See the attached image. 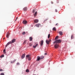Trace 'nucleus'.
Listing matches in <instances>:
<instances>
[{"label": "nucleus", "mask_w": 75, "mask_h": 75, "mask_svg": "<svg viewBox=\"0 0 75 75\" xmlns=\"http://www.w3.org/2000/svg\"><path fill=\"white\" fill-rule=\"evenodd\" d=\"M59 34L60 35H62L63 33H62V31H59Z\"/></svg>", "instance_id": "14"}, {"label": "nucleus", "mask_w": 75, "mask_h": 75, "mask_svg": "<svg viewBox=\"0 0 75 75\" xmlns=\"http://www.w3.org/2000/svg\"><path fill=\"white\" fill-rule=\"evenodd\" d=\"M38 45V44H36L35 46H33V47L34 48H36V47H37Z\"/></svg>", "instance_id": "16"}, {"label": "nucleus", "mask_w": 75, "mask_h": 75, "mask_svg": "<svg viewBox=\"0 0 75 75\" xmlns=\"http://www.w3.org/2000/svg\"><path fill=\"white\" fill-rule=\"evenodd\" d=\"M49 41H50H50H51V40H49Z\"/></svg>", "instance_id": "38"}, {"label": "nucleus", "mask_w": 75, "mask_h": 75, "mask_svg": "<svg viewBox=\"0 0 75 75\" xmlns=\"http://www.w3.org/2000/svg\"><path fill=\"white\" fill-rule=\"evenodd\" d=\"M32 45H33L32 44H31V43L29 44V45L30 46V47H31Z\"/></svg>", "instance_id": "28"}, {"label": "nucleus", "mask_w": 75, "mask_h": 75, "mask_svg": "<svg viewBox=\"0 0 75 75\" xmlns=\"http://www.w3.org/2000/svg\"><path fill=\"white\" fill-rule=\"evenodd\" d=\"M35 12V10H33V13H34Z\"/></svg>", "instance_id": "31"}, {"label": "nucleus", "mask_w": 75, "mask_h": 75, "mask_svg": "<svg viewBox=\"0 0 75 75\" xmlns=\"http://www.w3.org/2000/svg\"><path fill=\"white\" fill-rule=\"evenodd\" d=\"M24 58V57H21V58L22 59H23Z\"/></svg>", "instance_id": "34"}, {"label": "nucleus", "mask_w": 75, "mask_h": 75, "mask_svg": "<svg viewBox=\"0 0 75 75\" xmlns=\"http://www.w3.org/2000/svg\"><path fill=\"white\" fill-rule=\"evenodd\" d=\"M23 23L24 24H26L27 23V21L24 20L23 21Z\"/></svg>", "instance_id": "7"}, {"label": "nucleus", "mask_w": 75, "mask_h": 75, "mask_svg": "<svg viewBox=\"0 0 75 75\" xmlns=\"http://www.w3.org/2000/svg\"><path fill=\"white\" fill-rule=\"evenodd\" d=\"M26 58H28V60L29 61H30L31 59V57H27Z\"/></svg>", "instance_id": "11"}, {"label": "nucleus", "mask_w": 75, "mask_h": 75, "mask_svg": "<svg viewBox=\"0 0 75 75\" xmlns=\"http://www.w3.org/2000/svg\"><path fill=\"white\" fill-rule=\"evenodd\" d=\"M48 20L47 18H46L45 19V20H44V21H47Z\"/></svg>", "instance_id": "22"}, {"label": "nucleus", "mask_w": 75, "mask_h": 75, "mask_svg": "<svg viewBox=\"0 0 75 75\" xmlns=\"http://www.w3.org/2000/svg\"><path fill=\"white\" fill-rule=\"evenodd\" d=\"M44 58V57H37V60L38 61H39L40 59H42Z\"/></svg>", "instance_id": "3"}, {"label": "nucleus", "mask_w": 75, "mask_h": 75, "mask_svg": "<svg viewBox=\"0 0 75 75\" xmlns=\"http://www.w3.org/2000/svg\"><path fill=\"white\" fill-rule=\"evenodd\" d=\"M43 44H44V41L42 40L40 42V45L41 46H42V45H43Z\"/></svg>", "instance_id": "8"}, {"label": "nucleus", "mask_w": 75, "mask_h": 75, "mask_svg": "<svg viewBox=\"0 0 75 75\" xmlns=\"http://www.w3.org/2000/svg\"><path fill=\"white\" fill-rule=\"evenodd\" d=\"M25 53H24L22 55V57H25Z\"/></svg>", "instance_id": "21"}, {"label": "nucleus", "mask_w": 75, "mask_h": 75, "mask_svg": "<svg viewBox=\"0 0 75 75\" xmlns=\"http://www.w3.org/2000/svg\"><path fill=\"white\" fill-rule=\"evenodd\" d=\"M15 42H16V39H13L12 40V42L10 41L8 42L7 44L6 45L5 47H7L8 45L10 44H11L12 43H14Z\"/></svg>", "instance_id": "1"}, {"label": "nucleus", "mask_w": 75, "mask_h": 75, "mask_svg": "<svg viewBox=\"0 0 75 75\" xmlns=\"http://www.w3.org/2000/svg\"><path fill=\"white\" fill-rule=\"evenodd\" d=\"M50 34H49L48 35V38H50Z\"/></svg>", "instance_id": "20"}, {"label": "nucleus", "mask_w": 75, "mask_h": 75, "mask_svg": "<svg viewBox=\"0 0 75 75\" xmlns=\"http://www.w3.org/2000/svg\"><path fill=\"white\" fill-rule=\"evenodd\" d=\"M40 26H41V24L40 23H38L35 25V26L37 27H40Z\"/></svg>", "instance_id": "5"}, {"label": "nucleus", "mask_w": 75, "mask_h": 75, "mask_svg": "<svg viewBox=\"0 0 75 75\" xmlns=\"http://www.w3.org/2000/svg\"><path fill=\"white\" fill-rule=\"evenodd\" d=\"M58 23H57L56 24V25H58Z\"/></svg>", "instance_id": "40"}, {"label": "nucleus", "mask_w": 75, "mask_h": 75, "mask_svg": "<svg viewBox=\"0 0 75 75\" xmlns=\"http://www.w3.org/2000/svg\"><path fill=\"white\" fill-rule=\"evenodd\" d=\"M0 57H4V55H2Z\"/></svg>", "instance_id": "33"}, {"label": "nucleus", "mask_w": 75, "mask_h": 75, "mask_svg": "<svg viewBox=\"0 0 75 75\" xmlns=\"http://www.w3.org/2000/svg\"><path fill=\"white\" fill-rule=\"evenodd\" d=\"M25 34V32H24L23 33H22V34H23V35H24Z\"/></svg>", "instance_id": "24"}, {"label": "nucleus", "mask_w": 75, "mask_h": 75, "mask_svg": "<svg viewBox=\"0 0 75 75\" xmlns=\"http://www.w3.org/2000/svg\"><path fill=\"white\" fill-rule=\"evenodd\" d=\"M46 42L47 44H50V41H49V40H46Z\"/></svg>", "instance_id": "10"}, {"label": "nucleus", "mask_w": 75, "mask_h": 75, "mask_svg": "<svg viewBox=\"0 0 75 75\" xmlns=\"http://www.w3.org/2000/svg\"><path fill=\"white\" fill-rule=\"evenodd\" d=\"M61 42V40H56L54 42H53V44H55L56 43H60V42Z\"/></svg>", "instance_id": "2"}, {"label": "nucleus", "mask_w": 75, "mask_h": 75, "mask_svg": "<svg viewBox=\"0 0 75 75\" xmlns=\"http://www.w3.org/2000/svg\"><path fill=\"white\" fill-rule=\"evenodd\" d=\"M16 64L17 65H20V63H17Z\"/></svg>", "instance_id": "29"}, {"label": "nucleus", "mask_w": 75, "mask_h": 75, "mask_svg": "<svg viewBox=\"0 0 75 75\" xmlns=\"http://www.w3.org/2000/svg\"><path fill=\"white\" fill-rule=\"evenodd\" d=\"M52 4H53V2H51Z\"/></svg>", "instance_id": "39"}, {"label": "nucleus", "mask_w": 75, "mask_h": 75, "mask_svg": "<svg viewBox=\"0 0 75 75\" xmlns=\"http://www.w3.org/2000/svg\"><path fill=\"white\" fill-rule=\"evenodd\" d=\"M23 10L24 11H27V7H25L23 8Z\"/></svg>", "instance_id": "12"}, {"label": "nucleus", "mask_w": 75, "mask_h": 75, "mask_svg": "<svg viewBox=\"0 0 75 75\" xmlns=\"http://www.w3.org/2000/svg\"><path fill=\"white\" fill-rule=\"evenodd\" d=\"M29 40L30 41H32V40H33V37H30L29 38Z\"/></svg>", "instance_id": "15"}, {"label": "nucleus", "mask_w": 75, "mask_h": 75, "mask_svg": "<svg viewBox=\"0 0 75 75\" xmlns=\"http://www.w3.org/2000/svg\"><path fill=\"white\" fill-rule=\"evenodd\" d=\"M38 21H39L38 20L35 19L34 20V22L35 23H37L38 22Z\"/></svg>", "instance_id": "6"}, {"label": "nucleus", "mask_w": 75, "mask_h": 75, "mask_svg": "<svg viewBox=\"0 0 75 75\" xmlns=\"http://www.w3.org/2000/svg\"><path fill=\"white\" fill-rule=\"evenodd\" d=\"M17 19H18V17H16L15 20V21H16V20H17Z\"/></svg>", "instance_id": "35"}, {"label": "nucleus", "mask_w": 75, "mask_h": 75, "mask_svg": "<svg viewBox=\"0 0 75 75\" xmlns=\"http://www.w3.org/2000/svg\"><path fill=\"white\" fill-rule=\"evenodd\" d=\"M55 12H57V11H57V9H55Z\"/></svg>", "instance_id": "36"}, {"label": "nucleus", "mask_w": 75, "mask_h": 75, "mask_svg": "<svg viewBox=\"0 0 75 75\" xmlns=\"http://www.w3.org/2000/svg\"><path fill=\"white\" fill-rule=\"evenodd\" d=\"M3 71V69H0V71Z\"/></svg>", "instance_id": "32"}, {"label": "nucleus", "mask_w": 75, "mask_h": 75, "mask_svg": "<svg viewBox=\"0 0 75 75\" xmlns=\"http://www.w3.org/2000/svg\"><path fill=\"white\" fill-rule=\"evenodd\" d=\"M55 48H58L59 47V45L57 43H56L54 45Z\"/></svg>", "instance_id": "4"}, {"label": "nucleus", "mask_w": 75, "mask_h": 75, "mask_svg": "<svg viewBox=\"0 0 75 75\" xmlns=\"http://www.w3.org/2000/svg\"><path fill=\"white\" fill-rule=\"evenodd\" d=\"M1 75H4V74L3 73H1Z\"/></svg>", "instance_id": "26"}, {"label": "nucleus", "mask_w": 75, "mask_h": 75, "mask_svg": "<svg viewBox=\"0 0 75 75\" xmlns=\"http://www.w3.org/2000/svg\"><path fill=\"white\" fill-rule=\"evenodd\" d=\"M53 30H54V31H56V28L55 27H54L53 28Z\"/></svg>", "instance_id": "19"}, {"label": "nucleus", "mask_w": 75, "mask_h": 75, "mask_svg": "<svg viewBox=\"0 0 75 75\" xmlns=\"http://www.w3.org/2000/svg\"><path fill=\"white\" fill-rule=\"evenodd\" d=\"M13 62H11V64H13Z\"/></svg>", "instance_id": "37"}, {"label": "nucleus", "mask_w": 75, "mask_h": 75, "mask_svg": "<svg viewBox=\"0 0 75 75\" xmlns=\"http://www.w3.org/2000/svg\"><path fill=\"white\" fill-rule=\"evenodd\" d=\"M3 39H4V38Z\"/></svg>", "instance_id": "43"}, {"label": "nucleus", "mask_w": 75, "mask_h": 75, "mask_svg": "<svg viewBox=\"0 0 75 75\" xmlns=\"http://www.w3.org/2000/svg\"><path fill=\"white\" fill-rule=\"evenodd\" d=\"M58 36H57L55 38V40H57V39H58Z\"/></svg>", "instance_id": "18"}, {"label": "nucleus", "mask_w": 75, "mask_h": 75, "mask_svg": "<svg viewBox=\"0 0 75 75\" xmlns=\"http://www.w3.org/2000/svg\"><path fill=\"white\" fill-rule=\"evenodd\" d=\"M47 54L45 53V55H47Z\"/></svg>", "instance_id": "42"}, {"label": "nucleus", "mask_w": 75, "mask_h": 75, "mask_svg": "<svg viewBox=\"0 0 75 75\" xmlns=\"http://www.w3.org/2000/svg\"><path fill=\"white\" fill-rule=\"evenodd\" d=\"M31 55H27L26 56V57H31Z\"/></svg>", "instance_id": "25"}, {"label": "nucleus", "mask_w": 75, "mask_h": 75, "mask_svg": "<svg viewBox=\"0 0 75 75\" xmlns=\"http://www.w3.org/2000/svg\"><path fill=\"white\" fill-rule=\"evenodd\" d=\"M10 35V33H7L6 35V37L7 38H8V37H9V35Z\"/></svg>", "instance_id": "9"}, {"label": "nucleus", "mask_w": 75, "mask_h": 75, "mask_svg": "<svg viewBox=\"0 0 75 75\" xmlns=\"http://www.w3.org/2000/svg\"><path fill=\"white\" fill-rule=\"evenodd\" d=\"M37 12L36 11L35 13L33 14L34 16V17H35L36 16H37Z\"/></svg>", "instance_id": "13"}, {"label": "nucleus", "mask_w": 75, "mask_h": 75, "mask_svg": "<svg viewBox=\"0 0 75 75\" xmlns=\"http://www.w3.org/2000/svg\"><path fill=\"white\" fill-rule=\"evenodd\" d=\"M3 57H0V58H3Z\"/></svg>", "instance_id": "41"}, {"label": "nucleus", "mask_w": 75, "mask_h": 75, "mask_svg": "<svg viewBox=\"0 0 75 75\" xmlns=\"http://www.w3.org/2000/svg\"><path fill=\"white\" fill-rule=\"evenodd\" d=\"M26 43V41L25 40L23 42V44H25Z\"/></svg>", "instance_id": "27"}, {"label": "nucleus", "mask_w": 75, "mask_h": 75, "mask_svg": "<svg viewBox=\"0 0 75 75\" xmlns=\"http://www.w3.org/2000/svg\"><path fill=\"white\" fill-rule=\"evenodd\" d=\"M26 72H30V71H29V70H28V69H27L26 70Z\"/></svg>", "instance_id": "17"}, {"label": "nucleus", "mask_w": 75, "mask_h": 75, "mask_svg": "<svg viewBox=\"0 0 75 75\" xmlns=\"http://www.w3.org/2000/svg\"><path fill=\"white\" fill-rule=\"evenodd\" d=\"M4 54H6V50L4 49Z\"/></svg>", "instance_id": "23"}, {"label": "nucleus", "mask_w": 75, "mask_h": 75, "mask_svg": "<svg viewBox=\"0 0 75 75\" xmlns=\"http://www.w3.org/2000/svg\"><path fill=\"white\" fill-rule=\"evenodd\" d=\"M73 35H71V39H73Z\"/></svg>", "instance_id": "30"}]
</instances>
